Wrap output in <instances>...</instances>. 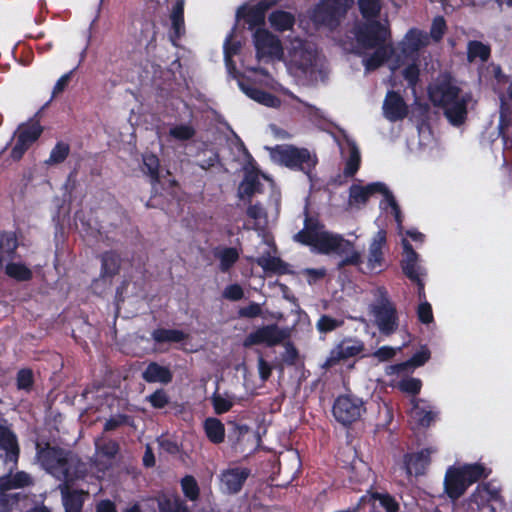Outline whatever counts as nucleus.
<instances>
[{
  "label": "nucleus",
  "mask_w": 512,
  "mask_h": 512,
  "mask_svg": "<svg viewBox=\"0 0 512 512\" xmlns=\"http://www.w3.org/2000/svg\"><path fill=\"white\" fill-rule=\"evenodd\" d=\"M36 457L40 465L62 483L75 482L87 475V466L77 454L49 442L36 443Z\"/></svg>",
  "instance_id": "1"
},
{
  "label": "nucleus",
  "mask_w": 512,
  "mask_h": 512,
  "mask_svg": "<svg viewBox=\"0 0 512 512\" xmlns=\"http://www.w3.org/2000/svg\"><path fill=\"white\" fill-rule=\"evenodd\" d=\"M490 474L491 469L479 462L459 466L451 465L445 472L444 493L452 502H455L466 493L472 484L488 478Z\"/></svg>",
  "instance_id": "2"
},
{
  "label": "nucleus",
  "mask_w": 512,
  "mask_h": 512,
  "mask_svg": "<svg viewBox=\"0 0 512 512\" xmlns=\"http://www.w3.org/2000/svg\"><path fill=\"white\" fill-rule=\"evenodd\" d=\"M273 157L285 167L301 171L309 177L318 163L315 154H311L307 148L294 145H277L273 149Z\"/></svg>",
  "instance_id": "3"
},
{
  "label": "nucleus",
  "mask_w": 512,
  "mask_h": 512,
  "mask_svg": "<svg viewBox=\"0 0 512 512\" xmlns=\"http://www.w3.org/2000/svg\"><path fill=\"white\" fill-rule=\"evenodd\" d=\"M371 311L375 323L383 335L389 336L396 332L399 326L397 308L384 287L378 289V296L372 305Z\"/></svg>",
  "instance_id": "4"
},
{
  "label": "nucleus",
  "mask_w": 512,
  "mask_h": 512,
  "mask_svg": "<svg viewBox=\"0 0 512 512\" xmlns=\"http://www.w3.org/2000/svg\"><path fill=\"white\" fill-rule=\"evenodd\" d=\"M365 411L363 400L350 394L338 396L332 407L333 416L343 426H349L359 420Z\"/></svg>",
  "instance_id": "5"
},
{
  "label": "nucleus",
  "mask_w": 512,
  "mask_h": 512,
  "mask_svg": "<svg viewBox=\"0 0 512 512\" xmlns=\"http://www.w3.org/2000/svg\"><path fill=\"white\" fill-rule=\"evenodd\" d=\"M365 350L364 342L357 337H344L329 352L322 368L329 370L343 361L361 355Z\"/></svg>",
  "instance_id": "6"
},
{
  "label": "nucleus",
  "mask_w": 512,
  "mask_h": 512,
  "mask_svg": "<svg viewBox=\"0 0 512 512\" xmlns=\"http://www.w3.org/2000/svg\"><path fill=\"white\" fill-rule=\"evenodd\" d=\"M289 336V331L280 328L276 323L263 325L245 337L243 346L250 348L255 345L264 344L267 347H274L282 344Z\"/></svg>",
  "instance_id": "7"
},
{
  "label": "nucleus",
  "mask_w": 512,
  "mask_h": 512,
  "mask_svg": "<svg viewBox=\"0 0 512 512\" xmlns=\"http://www.w3.org/2000/svg\"><path fill=\"white\" fill-rule=\"evenodd\" d=\"M355 36L360 46L373 49L375 47H385L390 32L380 21L371 19L357 28Z\"/></svg>",
  "instance_id": "8"
},
{
  "label": "nucleus",
  "mask_w": 512,
  "mask_h": 512,
  "mask_svg": "<svg viewBox=\"0 0 512 512\" xmlns=\"http://www.w3.org/2000/svg\"><path fill=\"white\" fill-rule=\"evenodd\" d=\"M461 89L455 84L450 74L441 75L434 84L428 88V97L436 107L449 105L459 97Z\"/></svg>",
  "instance_id": "9"
},
{
  "label": "nucleus",
  "mask_w": 512,
  "mask_h": 512,
  "mask_svg": "<svg viewBox=\"0 0 512 512\" xmlns=\"http://www.w3.org/2000/svg\"><path fill=\"white\" fill-rule=\"evenodd\" d=\"M43 132L38 122L19 126L16 135V143L11 149L10 157L14 161H20L27 150L36 142Z\"/></svg>",
  "instance_id": "10"
},
{
  "label": "nucleus",
  "mask_w": 512,
  "mask_h": 512,
  "mask_svg": "<svg viewBox=\"0 0 512 512\" xmlns=\"http://www.w3.org/2000/svg\"><path fill=\"white\" fill-rule=\"evenodd\" d=\"M253 42L258 59L266 57L280 58L283 47L280 39L265 28H257L253 34Z\"/></svg>",
  "instance_id": "11"
},
{
  "label": "nucleus",
  "mask_w": 512,
  "mask_h": 512,
  "mask_svg": "<svg viewBox=\"0 0 512 512\" xmlns=\"http://www.w3.org/2000/svg\"><path fill=\"white\" fill-rule=\"evenodd\" d=\"M437 451L434 447H426L417 452L405 453L403 455V467L408 477L423 476L426 474L430 464L431 455Z\"/></svg>",
  "instance_id": "12"
},
{
  "label": "nucleus",
  "mask_w": 512,
  "mask_h": 512,
  "mask_svg": "<svg viewBox=\"0 0 512 512\" xmlns=\"http://www.w3.org/2000/svg\"><path fill=\"white\" fill-rule=\"evenodd\" d=\"M251 474L247 467H230L223 470L219 476L223 490L231 495L239 493Z\"/></svg>",
  "instance_id": "13"
},
{
  "label": "nucleus",
  "mask_w": 512,
  "mask_h": 512,
  "mask_svg": "<svg viewBox=\"0 0 512 512\" xmlns=\"http://www.w3.org/2000/svg\"><path fill=\"white\" fill-rule=\"evenodd\" d=\"M383 113L391 122L403 120L408 115V106L399 92H387L383 103Z\"/></svg>",
  "instance_id": "14"
},
{
  "label": "nucleus",
  "mask_w": 512,
  "mask_h": 512,
  "mask_svg": "<svg viewBox=\"0 0 512 512\" xmlns=\"http://www.w3.org/2000/svg\"><path fill=\"white\" fill-rule=\"evenodd\" d=\"M354 4V0H323L316 10L322 21H335L344 17Z\"/></svg>",
  "instance_id": "15"
},
{
  "label": "nucleus",
  "mask_w": 512,
  "mask_h": 512,
  "mask_svg": "<svg viewBox=\"0 0 512 512\" xmlns=\"http://www.w3.org/2000/svg\"><path fill=\"white\" fill-rule=\"evenodd\" d=\"M314 247L321 254H330L332 252L340 254L345 251V247H352V244L350 241L345 240L342 235L322 231L319 233Z\"/></svg>",
  "instance_id": "16"
},
{
  "label": "nucleus",
  "mask_w": 512,
  "mask_h": 512,
  "mask_svg": "<svg viewBox=\"0 0 512 512\" xmlns=\"http://www.w3.org/2000/svg\"><path fill=\"white\" fill-rule=\"evenodd\" d=\"M184 6L185 0H176L173 4L169 19L171 22L169 39L174 46H177L178 41L185 35V20H184Z\"/></svg>",
  "instance_id": "17"
},
{
  "label": "nucleus",
  "mask_w": 512,
  "mask_h": 512,
  "mask_svg": "<svg viewBox=\"0 0 512 512\" xmlns=\"http://www.w3.org/2000/svg\"><path fill=\"white\" fill-rule=\"evenodd\" d=\"M238 85L245 95L259 104L271 108L279 107L281 104L280 99L276 95L254 86L249 80L239 81Z\"/></svg>",
  "instance_id": "18"
},
{
  "label": "nucleus",
  "mask_w": 512,
  "mask_h": 512,
  "mask_svg": "<svg viewBox=\"0 0 512 512\" xmlns=\"http://www.w3.org/2000/svg\"><path fill=\"white\" fill-rule=\"evenodd\" d=\"M386 244V232L379 230L374 236L368 253L367 267L370 271H375L379 268V272L382 270L384 264L383 247Z\"/></svg>",
  "instance_id": "19"
},
{
  "label": "nucleus",
  "mask_w": 512,
  "mask_h": 512,
  "mask_svg": "<svg viewBox=\"0 0 512 512\" xmlns=\"http://www.w3.org/2000/svg\"><path fill=\"white\" fill-rule=\"evenodd\" d=\"M0 449L5 451L6 461L17 464L20 447L16 434L7 426L0 424Z\"/></svg>",
  "instance_id": "20"
},
{
  "label": "nucleus",
  "mask_w": 512,
  "mask_h": 512,
  "mask_svg": "<svg viewBox=\"0 0 512 512\" xmlns=\"http://www.w3.org/2000/svg\"><path fill=\"white\" fill-rule=\"evenodd\" d=\"M74 482H64L59 485L62 494L65 512H82L84 505V491L70 489Z\"/></svg>",
  "instance_id": "21"
},
{
  "label": "nucleus",
  "mask_w": 512,
  "mask_h": 512,
  "mask_svg": "<svg viewBox=\"0 0 512 512\" xmlns=\"http://www.w3.org/2000/svg\"><path fill=\"white\" fill-rule=\"evenodd\" d=\"M141 376L147 383H160L167 385L173 380V372L171 369L154 361L147 364Z\"/></svg>",
  "instance_id": "22"
},
{
  "label": "nucleus",
  "mask_w": 512,
  "mask_h": 512,
  "mask_svg": "<svg viewBox=\"0 0 512 512\" xmlns=\"http://www.w3.org/2000/svg\"><path fill=\"white\" fill-rule=\"evenodd\" d=\"M402 245L404 250V257L401 260L402 272L408 279H416L421 269L418 265L419 255L408 240L403 239Z\"/></svg>",
  "instance_id": "23"
},
{
  "label": "nucleus",
  "mask_w": 512,
  "mask_h": 512,
  "mask_svg": "<svg viewBox=\"0 0 512 512\" xmlns=\"http://www.w3.org/2000/svg\"><path fill=\"white\" fill-rule=\"evenodd\" d=\"M384 190L385 184L382 182H373L366 186L353 184L349 188V198L354 203L365 204L371 196Z\"/></svg>",
  "instance_id": "24"
},
{
  "label": "nucleus",
  "mask_w": 512,
  "mask_h": 512,
  "mask_svg": "<svg viewBox=\"0 0 512 512\" xmlns=\"http://www.w3.org/2000/svg\"><path fill=\"white\" fill-rule=\"evenodd\" d=\"M501 491L493 486L490 482H483L477 485L470 495V501L477 506L483 505L485 502L501 501Z\"/></svg>",
  "instance_id": "25"
},
{
  "label": "nucleus",
  "mask_w": 512,
  "mask_h": 512,
  "mask_svg": "<svg viewBox=\"0 0 512 512\" xmlns=\"http://www.w3.org/2000/svg\"><path fill=\"white\" fill-rule=\"evenodd\" d=\"M101 271L100 278L108 279L110 282L114 276L119 274L121 268V257L115 251H105L100 256Z\"/></svg>",
  "instance_id": "26"
},
{
  "label": "nucleus",
  "mask_w": 512,
  "mask_h": 512,
  "mask_svg": "<svg viewBox=\"0 0 512 512\" xmlns=\"http://www.w3.org/2000/svg\"><path fill=\"white\" fill-rule=\"evenodd\" d=\"M18 246V239L14 232H0V270L3 269L5 262L16 257Z\"/></svg>",
  "instance_id": "27"
},
{
  "label": "nucleus",
  "mask_w": 512,
  "mask_h": 512,
  "mask_svg": "<svg viewBox=\"0 0 512 512\" xmlns=\"http://www.w3.org/2000/svg\"><path fill=\"white\" fill-rule=\"evenodd\" d=\"M467 103V99L458 97L449 105L442 107L444 115L454 126H460L465 122L467 118Z\"/></svg>",
  "instance_id": "28"
},
{
  "label": "nucleus",
  "mask_w": 512,
  "mask_h": 512,
  "mask_svg": "<svg viewBox=\"0 0 512 512\" xmlns=\"http://www.w3.org/2000/svg\"><path fill=\"white\" fill-rule=\"evenodd\" d=\"M33 485V479L25 471H18L15 474H7L0 477V491L8 492L12 489L25 488Z\"/></svg>",
  "instance_id": "29"
},
{
  "label": "nucleus",
  "mask_w": 512,
  "mask_h": 512,
  "mask_svg": "<svg viewBox=\"0 0 512 512\" xmlns=\"http://www.w3.org/2000/svg\"><path fill=\"white\" fill-rule=\"evenodd\" d=\"M266 5L264 3H258L255 6L238 11V16H241L245 23L248 25V29L253 30L262 28L265 23V12Z\"/></svg>",
  "instance_id": "30"
},
{
  "label": "nucleus",
  "mask_w": 512,
  "mask_h": 512,
  "mask_svg": "<svg viewBox=\"0 0 512 512\" xmlns=\"http://www.w3.org/2000/svg\"><path fill=\"white\" fill-rule=\"evenodd\" d=\"M213 255L219 260V269L221 272H228L239 260L240 253L235 247H216Z\"/></svg>",
  "instance_id": "31"
},
{
  "label": "nucleus",
  "mask_w": 512,
  "mask_h": 512,
  "mask_svg": "<svg viewBox=\"0 0 512 512\" xmlns=\"http://www.w3.org/2000/svg\"><path fill=\"white\" fill-rule=\"evenodd\" d=\"M203 430L211 443L218 445L224 442L225 426L218 418H206L203 422Z\"/></svg>",
  "instance_id": "32"
},
{
  "label": "nucleus",
  "mask_w": 512,
  "mask_h": 512,
  "mask_svg": "<svg viewBox=\"0 0 512 512\" xmlns=\"http://www.w3.org/2000/svg\"><path fill=\"white\" fill-rule=\"evenodd\" d=\"M271 27L278 32L291 30L295 25V16L284 10H274L268 17Z\"/></svg>",
  "instance_id": "33"
},
{
  "label": "nucleus",
  "mask_w": 512,
  "mask_h": 512,
  "mask_svg": "<svg viewBox=\"0 0 512 512\" xmlns=\"http://www.w3.org/2000/svg\"><path fill=\"white\" fill-rule=\"evenodd\" d=\"M256 263L267 273L271 272L278 275L289 273L288 264L280 257H274L268 254L267 256L257 258Z\"/></svg>",
  "instance_id": "34"
},
{
  "label": "nucleus",
  "mask_w": 512,
  "mask_h": 512,
  "mask_svg": "<svg viewBox=\"0 0 512 512\" xmlns=\"http://www.w3.org/2000/svg\"><path fill=\"white\" fill-rule=\"evenodd\" d=\"M3 268L5 269V274L17 282H27L33 278L32 270L24 263L11 260L5 262Z\"/></svg>",
  "instance_id": "35"
},
{
  "label": "nucleus",
  "mask_w": 512,
  "mask_h": 512,
  "mask_svg": "<svg viewBox=\"0 0 512 512\" xmlns=\"http://www.w3.org/2000/svg\"><path fill=\"white\" fill-rule=\"evenodd\" d=\"M142 171L148 175L152 184L160 181V160L152 152H145L142 154Z\"/></svg>",
  "instance_id": "36"
},
{
  "label": "nucleus",
  "mask_w": 512,
  "mask_h": 512,
  "mask_svg": "<svg viewBox=\"0 0 512 512\" xmlns=\"http://www.w3.org/2000/svg\"><path fill=\"white\" fill-rule=\"evenodd\" d=\"M491 57V47L478 40H471L467 44V60L472 63L476 59L487 62Z\"/></svg>",
  "instance_id": "37"
},
{
  "label": "nucleus",
  "mask_w": 512,
  "mask_h": 512,
  "mask_svg": "<svg viewBox=\"0 0 512 512\" xmlns=\"http://www.w3.org/2000/svg\"><path fill=\"white\" fill-rule=\"evenodd\" d=\"M151 336L156 343H179L187 338L182 330L166 328L154 329Z\"/></svg>",
  "instance_id": "38"
},
{
  "label": "nucleus",
  "mask_w": 512,
  "mask_h": 512,
  "mask_svg": "<svg viewBox=\"0 0 512 512\" xmlns=\"http://www.w3.org/2000/svg\"><path fill=\"white\" fill-rule=\"evenodd\" d=\"M411 416L417 425L423 428L429 427L436 419V413L421 407L418 400L413 401Z\"/></svg>",
  "instance_id": "39"
},
{
  "label": "nucleus",
  "mask_w": 512,
  "mask_h": 512,
  "mask_svg": "<svg viewBox=\"0 0 512 512\" xmlns=\"http://www.w3.org/2000/svg\"><path fill=\"white\" fill-rule=\"evenodd\" d=\"M358 9L366 20L377 19L382 9L381 0H357Z\"/></svg>",
  "instance_id": "40"
},
{
  "label": "nucleus",
  "mask_w": 512,
  "mask_h": 512,
  "mask_svg": "<svg viewBox=\"0 0 512 512\" xmlns=\"http://www.w3.org/2000/svg\"><path fill=\"white\" fill-rule=\"evenodd\" d=\"M34 373L30 368H22L16 374V387L19 391L27 394L31 393L34 388Z\"/></svg>",
  "instance_id": "41"
},
{
  "label": "nucleus",
  "mask_w": 512,
  "mask_h": 512,
  "mask_svg": "<svg viewBox=\"0 0 512 512\" xmlns=\"http://www.w3.org/2000/svg\"><path fill=\"white\" fill-rule=\"evenodd\" d=\"M371 498L378 501L385 512H399L400 504L396 498L388 492H373Z\"/></svg>",
  "instance_id": "42"
},
{
  "label": "nucleus",
  "mask_w": 512,
  "mask_h": 512,
  "mask_svg": "<svg viewBox=\"0 0 512 512\" xmlns=\"http://www.w3.org/2000/svg\"><path fill=\"white\" fill-rule=\"evenodd\" d=\"M180 485L184 496L190 501H197L200 496V488L197 480L192 475H185L180 480Z\"/></svg>",
  "instance_id": "43"
},
{
  "label": "nucleus",
  "mask_w": 512,
  "mask_h": 512,
  "mask_svg": "<svg viewBox=\"0 0 512 512\" xmlns=\"http://www.w3.org/2000/svg\"><path fill=\"white\" fill-rule=\"evenodd\" d=\"M70 153V145L63 141H58L52 148L49 158L46 160L48 165H58L63 163Z\"/></svg>",
  "instance_id": "44"
},
{
  "label": "nucleus",
  "mask_w": 512,
  "mask_h": 512,
  "mask_svg": "<svg viewBox=\"0 0 512 512\" xmlns=\"http://www.w3.org/2000/svg\"><path fill=\"white\" fill-rule=\"evenodd\" d=\"M349 152V158L347 159L344 167V175L346 177H353L360 168L361 155L355 143L350 144Z\"/></svg>",
  "instance_id": "45"
},
{
  "label": "nucleus",
  "mask_w": 512,
  "mask_h": 512,
  "mask_svg": "<svg viewBox=\"0 0 512 512\" xmlns=\"http://www.w3.org/2000/svg\"><path fill=\"white\" fill-rule=\"evenodd\" d=\"M375 51L363 60L367 71H373L383 65L388 59L386 47H375Z\"/></svg>",
  "instance_id": "46"
},
{
  "label": "nucleus",
  "mask_w": 512,
  "mask_h": 512,
  "mask_svg": "<svg viewBox=\"0 0 512 512\" xmlns=\"http://www.w3.org/2000/svg\"><path fill=\"white\" fill-rule=\"evenodd\" d=\"M260 186L261 183L257 176L247 175L239 185V195L240 197L247 196L251 198L259 190Z\"/></svg>",
  "instance_id": "47"
},
{
  "label": "nucleus",
  "mask_w": 512,
  "mask_h": 512,
  "mask_svg": "<svg viewBox=\"0 0 512 512\" xmlns=\"http://www.w3.org/2000/svg\"><path fill=\"white\" fill-rule=\"evenodd\" d=\"M431 357L430 350L427 348V346H422L419 351L415 352L410 359L400 364L401 367L407 368V367H421Z\"/></svg>",
  "instance_id": "48"
},
{
  "label": "nucleus",
  "mask_w": 512,
  "mask_h": 512,
  "mask_svg": "<svg viewBox=\"0 0 512 512\" xmlns=\"http://www.w3.org/2000/svg\"><path fill=\"white\" fill-rule=\"evenodd\" d=\"M196 134V130L192 125L179 124L170 128L169 135L179 141H188Z\"/></svg>",
  "instance_id": "49"
},
{
  "label": "nucleus",
  "mask_w": 512,
  "mask_h": 512,
  "mask_svg": "<svg viewBox=\"0 0 512 512\" xmlns=\"http://www.w3.org/2000/svg\"><path fill=\"white\" fill-rule=\"evenodd\" d=\"M146 401L154 409H163L170 403V397L168 393L163 389H156L152 394L146 397Z\"/></svg>",
  "instance_id": "50"
},
{
  "label": "nucleus",
  "mask_w": 512,
  "mask_h": 512,
  "mask_svg": "<svg viewBox=\"0 0 512 512\" xmlns=\"http://www.w3.org/2000/svg\"><path fill=\"white\" fill-rule=\"evenodd\" d=\"M398 388L404 393L415 396L421 391L422 381L419 378L414 377L404 378L399 381Z\"/></svg>",
  "instance_id": "51"
},
{
  "label": "nucleus",
  "mask_w": 512,
  "mask_h": 512,
  "mask_svg": "<svg viewBox=\"0 0 512 512\" xmlns=\"http://www.w3.org/2000/svg\"><path fill=\"white\" fill-rule=\"evenodd\" d=\"M409 48L413 51L419 50L427 44V36L418 29H410L406 35Z\"/></svg>",
  "instance_id": "52"
},
{
  "label": "nucleus",
  "mask_w": 512,
  "mask_h": 512,
  "mask_svg": "<svg viewBox=\"0 0 512 512\" xmlns=\"http://www.w3.org/2000/svg\"><path fill=\"white\" fill-rule=\"evenodd\" d=\"M447 30L446 21L443 16H436L431 24L430 36L435 42H439Z\"/></svg>",
  "instance_id": "53"
},
{
  "label": "nucleus",
  "mask_w": 512,
  "mask_h": 512,
  "mask_svg": "<svg viewBox=\"0 0 512 512\" xmlns=\"http://www.w3.org/2000/svg\"><path fill=\"white\" fill-rule=\"evenodd\" d=\"M131 424V417L127 414H117L115 416L110 417L106 420L104 424V431H114L117 428L124 426V425H130Z\"/></svg>",
  "instance_id": "54"
},
{
  "label": "nucleus",
  "mask_w": 512,
  "mask_h": 512,
  "mask_svg": "<svg viewBox=\"0 0 512 512\" xmlns=\"http://www.w3.org/2000/svg\"><path fill=\"white\" fill-rule=\"evenodd\" d=\"M211 401H212L214 412L217 415H222V414L230 411L234 405V403L231 400L226 399L219 394H214L212 396Z\"/></svg>",
  "instance_id": "55"
},
{
  "label": "nucleus",
  "mask_w": 512,
  "mask_h": 512,
  "mask_svg": "<svg viewBox=\"0 0 512 512\" xmlns=\"http://www.w3.org/2000/svg\"><path fill=\"white\" fill-rule=\"evenodd\" d=\"M341 324V321H338L329 315H322L317 321L316 326L318 331L321 333H328L338 328Z\"/></svg>",
  "instance_id": "56"
},
{
  "label": "nucleus",
  "mask_w": 512,
  "mask_h": 512,
  "mask_svg": "<svg viewBox=\"0 0 512 512\" xmlns=\"http://www.w3.org/2000/svg\"><path fill=\"white\" fill-rule=\"evenodd\" d=\"M402 74L409 87L414 88L419 81L420 69L416 63H411L403 69Z\"/></svg>",
  "instance_id": "57"
},
{
  "label": "nucleus",
  "mask_w": 512,
  "mask_h": 512,
  "mask_svg": "<svg viewBox=\"0 0 512 512\" xmlns=\"http://www.w3.org/2000/svg\"><path fill=\"white\" fill-rule=\"evenodd\" d=\"M232 429L228 434L229 440L233 445H237L241 442L243 437L249 432V427L246 424L231 423Z\"/></svg>",
  "instance_id": "58"
},
{
  "label": "nucleus",
  "mask_w": 512,
  "mask_h": 512,
  "mask_svg": "<svg viewBox=\"0 0 512 512\" xmlns=\"http://www.w3.org/2000/svg\"><path fill=\"white\" fill-rule=\"evenodd\" d=\"M97 450L108 459H113L118 454L120 447L115 440H108L101 445H97Z\"/></svg>",
  "instance_id": "59"
},
{
  "label": "nucleus",
  "mask_w": 512,
  "mask_h": 512,
  "mask_svg": "<svg viewBox=\"0 0 512 512\" xmlns=\"http://www.w3.org/2000/svg\"><path fill=\"white\" fill-rule=\"evenodd\" d=\"M319 233H313L309 229L303 228L295 234L294 240L306 246H315Z\"/></svg>",
  "instance_id": "60"
},
{
  "label": "nucleus",
  "mask_w": 512,
  "mask_h": 512,
  "mask_svg": "<svg viewBox=\"0 0 512 512\" xmlns=\"http://www.w3.org/2000/svg\"><path fill=\"white\" fill-rule=\"evenodd\" d=\"M417 317L418 320L423 324H429L433 321V311L432 306L429 302L423 301L419 304L417 308Z\"/></svg>",
  "instance_id": "61"
},
{
  "label": "nucleus",
  "mask_w": 512,
  "mask_h": 512,
  "mask_svg": "<svg viewBox=\"0 0 512 512\" xmlns=\"http://www.w3.org/2000/svg\"><path fill=\"white\" fill-rule=\"evenodd\" d=\"M230 35L224 43V59L225 62H232L233 56L237 55L241 50L240 42H232Z\"/></svg>",
  "instance_id": "62"
},
{
  "label": "nucleus",
  "mask_w": 512,
  "mask_h": 512,
  "mask_svg": "<svg viewBox=\"0 0 512 512\" xmlns=\"http://www.w3.org/2000/svg\"><path fill=\"white\" fill-rule=\"evenodd\" d=\"M223 297L230 301H239L244 297L243 288L237 284H230L225 287Z\"/></svg>",
  "instance_id": "63"
},
{
  "label": "nucleus",
  "mask_w": 512,
  "mask_h": 512,
  "mask_svg": "<svg viewBox=\"0 0 512 512\" xmlns=\"http://www.w3.org/2000/svg\"><path fill=\"white\" fill-rule=\"evenodd\" d=\"M19 500V494H8L0 491V512H9L12 505Z\"/></svg>",
  "instance_id": "64"
}]
</instances>
